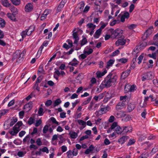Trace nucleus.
I'll list each match as a JSON object with an SVG mask.
<instances>
[{"label":"nucleus","mask_w":158,"mask_h":158,"mask_svg":"<svg viewBox=\"0 0 158 158\" xmlns=\"http://www.w3.org/2000/svg\"><path fill=\"white\" fill-rule=\"evenodd\" d=\"M117 78L118 77L117 75H113L111 72H110L104 78L100 87H101L102 86L103 88H109L113 85H115Z\"/></svg>","instance_id":"f257e3e1"},{"label":"nucleus","mask_w":158,"mask_h":158,"mask_svg":"<svg viewBox=\"0 0 158 158\" xmlns=\"http://www.w3.org/2000/svg\"><path fill=\"white\" fill-rule=\"evenodd\" d=\"M111 32V36L113 39H118L122 35L123 31L119 29H117L115 30L113 29L110 30Z\"/></svg>","instance_id":"f03ea898"},{"label":"nucleus","mask_w":158,"mask_h":158,"mask_svg":"<svg viewBox=\"0 0 158 158\" xmlns=\"http://www.w3.org/2000/svg\"><path fill=\"white\" fill-rule=\"evenodd\" d=\"M148 30L147 29L146 30V32L144 33L142 37L143 41L142 43L139 45L141 49L143 48V47H144L147 45L148 43L147 39L148 37V33L147 32Z\"/></svg>","instance_id":"7ed1b4c3"},{"label":"nucleus","mask_w":158,"mask_h":158,"mask_svg":"<svg viewBox=\"0 0 158 158\" xmlns=\"http://www.w3.org/2000/svg\"><path fill=\"white\" fill-rule=\"evenodd\" d=\"M136 86L134 85H131L127 84H126L124 87V91L125 93H130L134 92L136 90Z\"/></svg>","instance_id":"20e7f679"},{"label":"nucleus","mask_w":158,"mask_h":158,"mask_svg":"<svg viewBox=\"0 0 158 158\" xmlns=\"http://www.w3.org/2000/svg\"><path fill=\"white\" fill-rule=\"evenodd\" d=\"M128 99H120V101L118 103L116 106V109L118 110L123 108V107L126 104Z\"/></svg>","instance_id":"39448f33"},{"label":"nucleus","mask_w":158,"mask_h":158,"mask_svg":"<svg viewBox=\"0 0 158 158\" xmlns=\"http://www.w3.org/2000/svg\"><path fill=\"white\" fill-rule=\"evenodd\" d=\"M136 105L133 102H130L128 104L127 111V112H131L135 107Z\"/></svg>","instance_id":"423d86ee"},{"label":"nucleus","mask_w":158,"mask_h":158,"mask_svg":"<svg viewBox=\"0 0 158 158\" xmlns=\"http://www.w3.org/2000/svg\"><path fill=\"white\" fill-rule=\"evenodd\" d=\"M76 29L75 28L73 31V39H74V44H77L79 40V37L77 33V32L75 31Z\"/></svg>","instance_id":"0eeeda50"},{"label":"nucleus","mask_w":158,"mask_h":158,"mask_svg":"<svg viewBox=\"0 0 158 158\" xmlns=\"http://www.w3.org/2000/svg\"><path fill=\"white\" fill-rule=\"evenodd\" d=\"M126 41V40L125 39L123 38L119 39L115 42V44L117 46L123 45H125Z\"/></svg>","instance_id":"6e6552de"},{"label":"nucleus","mask_w":158,"mask_h":158,"mask_svg":"<svg viewBox=\"0 0 158 158\" xmlns=\"http://www.w3.org/2000/svg\"><path fill=\"white\" fill-rule=\"evenodd\" d=\"M131 69H128L122 73L121 76V79L123 80L125 79L130 74Z\"/></svg>","instance_id":"1a4fd4ad"},{"label":"nucleus","mask_w":158,"mask_h":158,"mask_svg":"<svg viewBox=\"0 0 158 158\" xmlns=\"http://www.w3.org/2000/svg\"><path fill=\"white\" fill-rule=\"evenodd\" d=\"M90 48V47L89 46L86 47L83 51V53L86 54L87 55H89L92 53L93 52V50Z\"/></svg>","instance_id":"9d476101"},{"label":"nucleus","mask_w":158,"mask_h":158,"mask_svg":"<svg viewBox=\"0 0 158 158\" xmlns=\"http://www.w3.org/2000/svg\"><path fill=\"white\" fill-rule=\"evenodd\" d=\"M26 53V51L25 50H23L22 52L20 50V53L19 55V60H17V62L19 63L22 61L23 60L24 57Z\"/></svg>","instance_id":"9b49d317"},{"label":"nucleus","mask_w":158,"mask_h":158,"mask_svg":"<svg viewBox=\"0 0 158 158\" xmlns=\"http://www.w3.org/2000/svg\"><path fill=\"white\" fill-rule=\"evenodd\" d=\"M123 134L131 131L132 127L130 126L123 127Z\"/></svg>","instance_id":"f8f14e48"},{"label":"nucleus","mask_w":158,"mask_h":158,"mask_svg":"<svg viewBox=\"0 0 158 158\" xmlns=\"http://www.w3.org/2000/svg\"><path fill=\"white\" fill-rule=\"evenodd\" d=\"M128 138L129 137L128 136H123L118 139V142L122 144H123L127 140Z\"/></svg>","instance_id":"ddd939ff"},{"label":"nucleus","mask_w":158,"mask_h":158,"mask_svg":"<svg viewBox=\"0 0 158 158\" xmlns=\"http://www.w3.org/2000/svg\"><path fill=\"white\" fill-rule=\"evenodd\" d=\"M25 11L26 12H30L33 9V6L30 3H28L25 6Z\"/></svg>","instance_id":"4468645a"},{"label":"nucleus","mask_w":158,"mask_h":158,"mask_svg":"<svg viewBox=\"0 0 158 158\" xmlns=\"http://www.w3.org/2000/svg\"><path fill=\"white\" fill-rule=\"evenodd\" d=\"M106 73L107 70H105L103 72H101L100 71H98L96 72V74L97 76V77L98 78H99L104 76Z\"/></svg>","instance_id":"2eb2a0df"},{"label":"nucleus","mask_w":158,"mask_h":158,"mask_svg":"<svg viewBox=\"0 0 158 158\" xmlns=\"http://www.w3.org/2000/svg\"><path fill=\"white\" fill-rule=\"evenodd\" d=\"M79 63V62L76 58H74L69 63V65L73 66H77L78 64Z\"/></svg>","instance_id":"dca6fc26"},{"label":"nucleus","mask_w":158,"mask_h":158,"mask_svg":"<svg viewBox=\"0 0 158 158\" xmlns=\"http://www.w3.org/2000/svg\"><path fill=\"white\" fill-rule=\"evenodd\" d=\"M20 53V50H17L13 54V58H12V60H13L16 59L19 60Z\"/></svg>","instance_id":"f3484780"},{"label":"nucleus","mask_w":158,"mask_h":158,"mask_svg":"<svg viewBox=\"0 0 158 158\" xmlns=\"http://www.w3.org/2000/svg\"><path fill=\"white\" fill-rule=\"evenodd\" d=\"M102 31L101 29H98L95 31V34L94 35V37L96 39L99 38L101 34Z\"/></svg>","instance_id":"a211bd4d"},{"label":"nucleus","mask_w":158,"mask_h":158,"mask_svg":"<svg viewBox=\"0 0 158 158\" xmlns=\"http://www.w3.org/2000/svg\"><path fill=\"white\" fill-rule=\"evenodd\" d=\"M158 53V49L155 52L152 53V54H149V57L152 58L154 60H156L157 57V54Z\"/></svg>","instance_id":"6ab92c4d"},{"label":"nucleus","mask_w":158,"mask_h":158,"mask_svg":"<svg viewBox=\"0 0 158 158\" xmlns=\"http://www.w3.org/2000/svg\"><path fill=\"white\" fill-rule=\"evenodd\" d=\"M86 27L91 30H94L96 27V25L92 23H89L87 24Z\"/></svg>","instance_id":"aec40b11"},{"label":"nucleus","mask_w":158,"mask_h":158,"mask_svg":"<svg viewBox=\"0 0 158 158\" xmlns=\"http://www.w3.org/2000/svg\"><path fill=\"white\" fill-rule=\"evenodd\" d=\"M21 35L22 36V40L24 38H25L26 35H30V33H29V32H28V31L27 30V29L23 31L21 33Z\"/></svg>","instance_id":"412c9836"},{"label":"nucleus","mask_w":158,"mask_h":158,"mask_svg":"<svg viewBox=\"0 0 158 158\" xmlns=\"http://www.w3.org/2000/svg\"><path fill=\"white\" fill-rule=\"evenodd\" d=\"M10 9L11 12L15 15H16L18 13V10L15 8L13 6H10Z\"/></svg>","instance_id":"4be33fe9"},{"label":"nucleus","mask_w":158,"mask_h":158,"mask_svg":"<svg viewBox=\"0 0 158 158\" xmlns=\"http://www.w3.org/2000/svg\"><path fill=\"white\" fill-rule=\"evenodd\" d=\"M139 45L137 46L134 49L133 52V54H137L139 52L140 50L141 49Z\"/></svg>","instance_id":"5701e85b"},{"label":"nucleus","mask_w":158,"mask_h":158,"mask_svg":"<svg viewBox=\"0 0 158 158\" xmlns=\"http://www.w3.org/2000/svg\"><path fill=\"white\" fill-rule=\"evenodd\" d=\"M69 135H70L72 139H75L78 136L77 134L74 131L70 132Z\"/></svg>","instance_id":"b1692460"},{"label":"nucleus","mask_w":158,"mask_h":158,"mask_svg":"<svg viewBox=\"0 0 158 158\" xmlns=\"http://www.w3.org/2000/svg\"><path fill=\"white\" fill-rule=\"evenodd\" d=\"M2 5L6 7H9L10 4L8 2V0H2Z\"/></svg>","instance_id":"393cba45"},{"label":"nucleus","mask_w":158,"mask_h":158,"mask_svg":"<svg viewBox=\"0 0 158 158\" xmlns=\"http://www.w3.org/2000/svg\"><path fill=\"white\" fill-rule=\"evenodd\" d=\"M115 131L118 134H120L122 133L123 134V130L122 128L119 126L117 127Z\"/></svg>","instance_id":"a878e982"},{"label":"nucleus","mask_w":158,"mask_h":158,"mask_svg":"<svg viewBox=\"0 0 158 158\" xmlns=\"http://www.w3.org/2000/svg\"><path fill=\"white\" fill-rule=\"evenodd\" d=\"M78 123H79V125H81L83 126V127H81L80 129L81 130L83 129L84 127H85L86 126V122H85L84 121L82 120H78Z\"/></svg>","instance_id":"bb28decb"},{"label":"nucleus","mask_w":158,"mask_h":158,"mask_svg":"<svg viewBox=\"0 0 158 158\" xmlns=\"http://www.w3.org/2000/svg\"><path fill=\"white\" fill-rule=\"evenodd\" d=\"M64 3L63 2H60L58 5L56 10L57 12H60L62 10V9L64 7Z\"/></svg>","instance_id":"cd10ccee"},{"label":"nucleus","mask_w":158,"mask_h":158,"mask_svg":"<svg viewBox=\"0 0 158 158\" xmlns=\"http://www.w3.org/2000/svg\"><path fill=\"white\" fill-rule=\"evenodd\" d=\"M6 25V22L3 19L0 18V28H3Z\"/></svg>","instance_id":"c85d7f7f"},{"label":"nucleus","mask_w":158,"mask_h":158,"mask_svg":"<svg viewBox=\"0 0 158 158\" xmlns=\"http://www.w3.org/2000/svg\"><path fill=\"white\" fill-rule=\"evenodd\" d=\"M114 115L117 118H120L122 117V112L121 111H116L114 113Z\"/></svg>","instance_id":"c756f323"},{"label":"nucleus","mask_w":158,"mask_h":158,"mask_svg":"<svg viewBox=\"0 0 158 158\" xmlns=\"http://www.w3.org/2000/svg\"><path fill=\"white\" fill-rule=\"evenodd\" d=\"M144 55H145V54L142 53L138 58V60H139L138 62V64H140L141 63Z\"/></svg>","instance_id":"7c9ffc66"},{"label":"nucleus","mask_w":158,"mask_h":158,"mask_svg":"<svg viewBox=\"0 0 158 158\" xmlns=\"http://www.w3.org/2000/svg\"><path fill=\"white\" fill-rule=\"evenodd\" d=\"M148 100V99H144V101L143 102L141 101L139 104V106L143 107L147 105L146 102Z\"/></svg>","instance_id":"2f4dec72"},{"label":"nucleus","mask_w":158,"mask_h":158,"mask_svg":"<svg viewBox=\"0 0 158 158\" xmlns=\"http://www.w3.org/2000/svg\"><path fill=\"white\" fill-rule=\"evenodd\" d=\"M38 73H40L43 74H44V71L42 65H40L39 66L38 70Z\"/></svg>","instance_id":"473e14b6"},{"label":"nucleus","mask_w":158,"mask_h":158,"mask_svg":"<svg viewBox=\"0 0 158 158\" xmlns=\"http://www.w3.org/2000/svg\"><path fill=\"white\" fill-rule=\"evenodd\" d=\"M35 92L34 91L32 92L30 95L25 98V99H30L32 98H35Z\"/></svg>","instance_id":"72a5a7b5"},{"label":"nucleus","mask_w":158,"mask_h":158,"mask_svg":"<svg viewBox=\"0 0 158 158\" xmlns=\"http://www.w3.org/2000/svg\"><path fill=\"white\" fill-rule=\"evenodd\" d=\"M148 78V73H146L143 74L142 76V80L143 81H144L146 80H147Z\"/></svg>","instance_id":"f704fd0d"},{"label":"nucleus","mask_w":158,"mask_h":158,"mask_svg":"<svg viewBox=\"0 0 158 158\" xmlns=\"http://www.w3.org/2000/svg\"><path fill=\"white\" fill-rule=\"evenodd\" d=\"M87 43V40L86 38L84 37L81 41V46L86 44Z\"/></svg>","instance_id":"c9c22d12"},{"label":"nucleus","mask_w":158,"mask_h":158,"mask_svg":"<svg viewBox=\"0 0 158 158\" xmlns=\"http://www.w3.org/2000/svg\"><path fill=\"white\" fill-rule=\"evenodd\" d=\"M16 94L15 93H13L9 94L7 96H6L5 99H9L10 98H15V96H16Z\"/></svg>","instance_id":"e433bc0d"},{"label":"nucleus","mask_w":158,"mask_h":158,"mask_svg":"<svg viewBox=\"0 0 158 158\" xmlns=\"http://www.w3.org/2000/svg\"><path fill=\"white\" fill-rule=\"evenodd\" d=\"M11 2L14 5L17 6L20 4V0H10Z\"/></svg>","instance_id":"4c0bfd02"},{"label":"nucleus","mask_w":158,"mask_h":158,"mask_svg":"<svg viewBox=\"0 0 158 158\" xmlns=\"http://www.w3.org/2000/svg\"><path fill=\"white\" fill-rule=\"evenodd\" d=\"M8 111V110L7 109H4L0 110V115L2 116L5 114Z\"/></svg>","instance_id":"58836bf2"},{"label":"nucleus","mask_w":158,"mask_h":158,"mask_svg":"<svg viewBox=\"0 0 158 158\" xmlns=\"http://www.w3.org/2000/svg\"><path fill=\"white\" fill-rule=\"evenodd\" d=\"M153 42L150 41L149 42V44H154L158 47V40H153Z\"/></svg>","instance_id":"ea45409f"},{"label":"nucleus","mask_w":158,"mask_h":158,"mask_svg":"<svg viewBox=\"0 0 158 158\" xmlns=\"http://www.w3.org/2000/svg\"><path fill=\"white\" fill-rule=\"evenodd\" d=\"M7 17L10 18L11 20L13 21H15V16L13 14H12L10 13H8L7 14Z\"/></svg>","instance_id":"a19ab883"},{"label":"nucleus","mask_w":158,"mask_h":158,"mask_svg":"<svg viewBox=\"0 0 158 158\" xmlns=\"http://www.w3.org/2000/svg\"><path fill=\"white\" fill-rule=\"evenodd\" d=\"M135 142V140L134 139H130L128 142L127 145L128 146L134 144Z\"/></svg>","instance_id":"79ce46f5"},{"label":"nucleus","mask_w":158,"mask_h":158,"mask_svg":"<svg viewBox=\"0 0 158 158\" xmlns=\"http://www.w3.org/2000/svg\"><path fill=\"white\" fill-rule=\"evenodd\" d=\"M44 109L42 107H40L38 111V114L39 116H42L44 112H43Z\"/></svg>","instance_id":"37998d69"},{"label":"nucleus","mask_w":158,"mask_h":158,"mask_svg":"<svg viewBox=\"0 0 158 158\" xmlns=\"http://www.w3.org/2000/svg\"><path fill=\"white\" fill-rule=\"evenodd\" d=\"M17 121V118H14L11 120V122H10V127L12 126Z\"/></svg>","instance_id":"c03bdc74"},{"label":"nucleus","mask_w":158,"mask_h":158,"mask_svg":"<svg viewBox=\"0 0 158 158\" xmlns=\"http://www.w3.org/2000/svg\"><path fill=\"white\" fill-rule=\"evenodd\" d=\"M34 26H30L29 28L28 29H27V30L28 31V32H29V33H30V35L31 34V33L34 31Z\"/></svg>","instance_id":"a18cd8bd"},{"label":"nucleus","mask_w":158,"mask_h":158,"mask_svg":"<svg viewBox=\"0 0 158 158\" xmlns=\"http://www.w3.org/2000/svg\"><path fill=\"white\" fill-rule=\"evenodd\" d=\"M158 151V149L156 148H152L151 152L150 153V155L151 156L153 155Z\"/></svg>","instance_id":"49530a36"},{"label":"nucleus","mask_w":158,"mask_h":158,"mask_svg":"<svg viewBox=\"0 0 158 158\" xmlns=\"http://www.w3.org/2000/svg\"><path fill=\"white\" fill-rule=\"evenodd\" d=\"M40 150L44 152H46L47 153H49L48 149L46 147H44L42 148H40Z\"/></svg>","instance_id":"de8ad7c7"},{"label":"nucleus","mask_w":158,"mask_h":158,"mask_svg":"<svg viewBox=\"0 0 158 158\" xmlns=\"http://www.w3.org/2000/svg\"><path fill=\"white\" fill-rule=\"evenodd\" d=\"M131 93L128 94V95H125L124 96H121L120 99H129L131 98Z\"/></svg>","instance_id":"09e8293b"},{"label":"nucleus","mask_w":158,"mask_h":158,"mask_svg":"<svg viewBox=\"0 0 158 158\" xmlns=\"http://www.w3.org/2000/svg\"><path fill=\"white\" fill-rule=\"evenodd\" d=\"M61 102L60 99H56L54 102V106H56L59 105Z\"/></svg>","instance_id":"8fccbe9b"},{"label":"nucleus","mask_w":158,"mask_h":158,"mask_svg":"<svg viewBox=\"0 0 158 158\" xmlns=\"http://www.w3.org/2000/svg\"><path fill=\"white\" fill-rule=\"evenodd\" d=\"M104 95V94H102L98 96H95L93 99H102L103 98Z\"/></svg>","instance_id":"3c124183"},{"label":"nucleus","mask_w":158,"mask_h":158,"mask_svg":"<svg viewBox=\"0 0 158 158\" xmlns=\"http://www.w3.org/2000/svg\"><path fill=\"white\" fill-rule=\"evenodd\" d=\"M67 155V157L68 158H72V152L71 150H70L68 151L66 153Z\"/></svg>","instance_id":"603ef678"},{"label":"nucleus","mask_w":158,"mask_h":158,"mask_svg":"<svg viewBox=\"0 0 158 158\" xmlns=\"http://www.w3.org/2000/svg\"><path fill=\"white\" fill-rule=\"evenodd\" d=\"M87 56V55H86V54H84L83 53L80 55L79 56V57L80 59L83 60L85 59L86 57Z\"/></svg>","instance_id":"864d4df0"},{"label":"nucleus","mask_w":158,"mask_h":158,"mask_svg":"<svg viewBox=\"0 0 158 158\" xmlns=\"http://www.w3.org/2000/svg\"><path fill=\"white\" fill-rule=\"evenodd\" d=\"M98 99H93L90 102V106L89 108H91L93 107L94 104Z\"/></svg>","instance_id":"5fc2aeb1"},{"label":"nucleus","mask_w":158,"mask_h":158,"mask_svg":"<svg viewBox=\"0 0 158 158\" xmlns=\"http://www.w3.org/2000/svg\"><path fill=\"white\" fill-rule=\"evenodd\" d=\"M34 121V119L32 117H30L28 121V123L29 125H31L32 124Z\"/></svg>","instance_id":"6e6d98bb"},{"label":"nucleus","mask_w":158,"mask_h":158,"mask_svg":"<svg viewBox=\"0 0 158 158\" xmlns=\"http://www.w3.org/2000/svg\"><path fill=\"white\" fill-rule=\"evenodd\" d=\"M118 126L117 125V123L116 122H114L111 126L110 128L111 129H113L116 127H117Z\"/></svg>","instance_id":"4d7b16f0"},{"label":"nucleus","mask_w":158,"mask_h":158,"mask_svg":"<svg viewBox=\"0 0 158 158\" xmlns=\"http://www.w3.org/2000/svg\"><path fill=\"white\" fill-rule=\"evenodd\" d=\"M50 119L53 123H55L57 125H58L59 124V122L56 121V119L54 117H51L50 118Z\"/></svg>","instance_id":"13d9d810"},{"label":"nucleus","mask_w":158,"mask_h":158,"mask_svg":"<svg viewBox=\"0 0 158 158\" xmlns=\"http://www.w3.org/2000/svg\"><path fill=\"white\" fill-rule=\"evenodd\" d=\"M114 61L112 59H110L107 63V66H111L114 62Z\"/></svg>","instance_id":"bf43d9fd"},{"label":"nucleus","mask_w":158,"mask_h":158,"mask_svg":"<svg viewBox=\"0 0 158 158\" xmlns=\"http://www.w3.org/2000/svg\"><path fill=\"white\" fill-rule=\"evenodd\" d=\"M48 125H46L44 127L43 130V132L45 134L47 133L48 130Z\"/></svg>","instance_id":"052dcab7"},{"label":"nucleus","mask_w":158,"mask_h":158,"mask_svg":"<svg viewBox=\"0 0 158 158\" xmlns=\"http://www.w3.org/2000/svg\"><path fill=\"white\" fill-rule=\"evenodd\" d=\"M44 48V47L42 45L40 46V47L39 50H38L37 55L40 56L42 53V51L43 50V48Z\"/></svg>","instance_id":"680f3d73"},{"label":"nucleus","mask_w":158,"mask_h":158,"mask_svg":"<svg viewBox=\"0 0 158 158\" xmlns=\"http://www.w3.org/2000/svg\"><path fill=\"white\" fill-rule=\"evenodd\" d=\"M36 142L38 146H40L42 145V142L41 139L40 138H38L37 139Z\"/></svg>","instance_id":"e2e57ef3"},{"label":"nucleus","mask_w":158,"mask_h":158,"mask_svg":"<svg viewBox=\"0 0 158 158\" xmlns=\"http://www.w3.org/2000/svg\"><path fill=\"white\" fill-rule=\"evenodd\" d=\"M52 102L50 99H48L46 102L45 105L47 106H49L52 104Z\"/></svg>","instance_id":"0e129e2a"},{"label":"nucleus","mask_w":158,"mask_h":158,"mask_svg":"<svg viewBox=\"0 0 158 158\" xmlns=\"http://www.w3.org/2000/svg\"><path fill=\"white\" fill-rule=\"evenodd\" d=\"M154 78V74L152 72L149 73V78L151 79H153Z\"/></svg>","instance_id":"69168bd1"},{"label":"nucleus","mask_w":158,"mask_h":158,"mask_svg":"<svg viewBox=\"0 0 158 158\" xmlns=\"http://www.w3.org/2000/svg\"><path fill=\"white\" fill-rule=\"evenodd\" d=\"M125 19H128L129 17V14L127 12H126L124 13V14L122 15Z\"/></svg>","instance_id":"338daca9"},{"label":"nucleus","mask_w":158,"mask_h":158,"mask_svg":"<svg viewBox=\"0 0 158 158\" xmlns=\"http://www.w3.org/2000/svg\"><path fill=\"white\" fill-rule=\"evenodd\" d=\"M153 84L158 87V81L156 79H153L152 80Z\"/></svg>","instance_id":"774afa93"}]
</instances>
